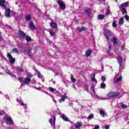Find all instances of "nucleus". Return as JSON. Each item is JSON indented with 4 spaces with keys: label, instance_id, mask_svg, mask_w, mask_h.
Segmentation results:
<instances>
[{
    "label": "nucleus",
    "instance_id": "43",
    "mask_svg": "<svg viewBox=\"0 0 129 129\" xmlns=\"http://www.w3.org/2000/svg\"><path fill=\"white\" fill-rule=\"evenodd\" d=\"M116 26H117V24H116V22L115 21H114L112 23V26L114 27V28H116Z\"/></svg>",
    "mask_w": 129,
    "mask_h": 129
},
{
    "label": "nucleus",
    "instance_id": "35",
    "mask_svg": "<svg viewBox=\"0 0 129 129\" xmlns=\"http://www.w3.org/2000/svg\"><path fill=\"white\" fill-rule=\"evenodd\" d=\"M17 70L18 72H23V71H24V69L21 67H18Z\"/></svg>",
    "mask_w": 129,
    "mask_h": 129
},
{
    "label": "nucleus",
    "instance_id": "28",
    "mask_svg": "<svg viewBox=\"0 0 129 129\" xmlns=\"http://www.w3.org/2000/svg\"><path fill=\"white\" fill-rule=\"evenodd\" d=\"M77 30H78V31H79V32H83V31H84V30H85V28L83 27H78Z\"/></svg>",
    "mask_w": 129,
    "mask_h": 129
},
{
    "label": "nucleus",
    "instance_id": "54",
    "mask_svg": "<svg viewBox=\"0 0 129 129\" xmlns=\"http://www.w3.org/2000/svg\"><path fill=\"white\" fill-rule=\"evenodd\" d=\"M99 126L98 125H96L94 128V129H99Z\"/></svg>",
    "mask_w": 129,
    "mask_h": 129
},
{
    "label": "nucleus",
    "instance_id": "6",
    "mask_svg": "<svg viewBox=\"0 0 129 129\" xmlns=\"http://www.w3.org/2000/svg\"><path fill=\"white\" fill-rule=\"evenodd\" d=\"M57 2L59 5L60 9L63 11L65 10V9H66V5L64 4L63 0H57Z\"/></svg>",
    "mask_w": 129,
    "mask_h": 129
},
{
    "label": "nucleus",
    "instance_id": "15",
    "mask_svg": "<svg viewBox=\"0 0 129 129\" xmlns=\"http://www.w3.org/2000/svg\"><path fill=\"white\" fill-rule=\"evenodd\" d=\"M60 116L61 118L64 120V121H69V119H68V117H67V116L65 115V114L61 113Z\"/></svg>",
    "mask_w": 129,
    "mask_h": 129
},
{
    "label": "nucleus",
    "instance_id": "55",
    "mask_svg": "<svg viewBox=\"0 0 129 129\" xmlns=\"http://www.w3.org/2000/svg\"><path fill=\"white\" fill-rule=\"evenodd\" d=\"M5 97H6L7 99H10V97L8 95H5Z\"/></svg>",
    "mask_w": 129,
    "mask_h": 129
},
{
    "label": "nucleus",
    "instance_id": "8",
    "mask_svg": "<svg viewBox=\"0 0 129 129\" xmlns=\"http://www.w3.org/2000/svg\"><path fill=\"white\" fill-rule=\"evenodd\" d=\"M60 99L58 100V102L60 103H62V102H64L65 101V99H67V96L66 95V93H64V95H61L60 96Z\"/></svg>",
    "mask_w": 129,
    "mask_h": 129
},
{
    "label": "nucleus",
    "instance_id": "41",
    "mask_svg": "<svg viewBox=\"0 0 129 129\" xmlns=\"http://www.w3.org/2000/svg\"><path fill=\"white\" fill-rule=\"evenodd\" d=\"M33 77V75L31 74H27V76L26 77L27 78H29V79H31Z\"/></svg>",
    "mask_w": 129,
    "mask_h": 129
},
{
    "label": "nucleus",
    "instance_id": "33",
    "mask_svg": "<svg viewBox=\"0 0 129 129\" xmlns=\"http://www.w3.org/2000/svg\"><path fill=\"white\" fill-rule=\"evenodd\" d=\"M49 33L50 36H56V33L54 32V31L52 30L49 31Z\"/></svg>",
    "mask_w": 129,
    "mask_h": 129
},
{
    "label": "nucleus",
    "instance_id": "30",
    "mask_svg": "<svg viewBox=\"0 0 129 129\" xmlns=\"http://www.w3.org/2000/svg\"><path fill=\"white\" fill-rule=\"evenodd\" d=\"M85 12L86 14H87V15H90L91 13V10L89 9H86L85 10Z\"/></svg>",
    "mask_w": 129,
    "mask_h": 129
},
{
    "label": "nucleus",
    "instance_id": "57",
    "mask_svg": "<svg viewBox=\"0 0 129 129\" xmlns=\"http://www.w3.org/2000/svg\"><path fill=\"white\" fill-rule=\"evenodd\" d=\"M92 88H93V91L94 93L95 94V91L94 87H93Z\"/></svg>",
    "mask_w": 129,
    "mask_h": 129
},
{
    "label": "nucleus",
    "instance_id": "18",
    "mask_svg": "<svg viewBox=\"0 0 129 129\" xmlns=\"http://www.w3.org/2000/svg\"><path fill=\"white\" fill-rule=\"evenodd\" d=\"M111 43L109 42V45L108 46V48L107 49V54H110V51H111Z\"/></svg>",
    "mask_w": 129,
    "mask_h": 129
},
{
    "label": "nucleus",
    "instance_id": "20",
    "mask_svg": "<svg viewBox=\"0 0 129 129\" xmlns=\"http://www.w3.org/2000/svg\"><path fill=\"white\" fill-rule=\"evenodd\" d=\"M29 27L31 28L32 30H35L36 27H35V25H34V22H31L29 24Z\"/></svg>",
    "mask_w": 129,
    "mask_h": 129
},
{
    "label": "nucleus",
    "instance_id": "63",
    "mask_svg": "<svg viewBox=\"0 0 129 129\" xmlns=\"http://www.w3.org/2000/svg\"><path fill=\"white\" fill-rule=\"evenodd\" d=\"M73 86H74V87H75V86L74 85H73Z\"/></svg>",
    "mask_w": 129,
    "mask_h": 129
},
{
    "label": "nucleus",
    "instance_id": "38",
    "mask_svg": "<svg viewBox=\"0 0 129 129\" xmlns=\"http://www.w3.org/2000/svg\"><path fill=\"white\" fill-rule=\"evenodd\" d=\"M120 9L122 13V15H124V14L126 13V10H125V9L120 8Z\"/></svg>",
    "mask_w": 129,
    "mask_h": 129
},
{
    "label": "nucleus",
    "instance_id": "45",
    "mask_svg": "<svg viewBox=\"0 0 129 129\" xmlns=\"http://www.w3.org/2000/svg\"><path fill=\"white\" fill-rule=\"evenodd\" d=\"M124 18H125V19L126 20V21H128L129 20V16L128 15H125L124 16Z\"/></svg>",
    "mask_w": 129,
    "mask_h": 129
},
{
    "label": "nucleus",
    "instance_id": "13",
    "mask_svg": "<svg viewBox=\"0 0 129 129\" xmlns=\"http://www.w3.org/2000/svg\"><path fill=\"white\" fill-rule=\"evenodd\" d=\"M19 36L22 39L25 38L26 37V33H24L23 31L20 30L18 33Z\"/></svg>",
    "mask_w": 129,
    "mask_h": 129
},
{
    "label": "nucleus",
    "instance_id": "51",
    "mask_svg": "<svg viewBox=\"0 0 129 129\" xmlns=\"http://www.w3.org/2000/svg\"><path fill=\"white\" fill-rule=\"evenodd\" d=\"M44 93H45V94H47V95H49V96H52V95H51V94H49L48 93H47V92L46 91H44Z\"/></svg>",
    "mask_w": 129,
    "mask_h": 129
},
{
    "label": "nucleus",
    "instance_id": "42",
    "mask_svg": "<svg viewBox=\"0 0 129 129\" xmlns=\"http://www.w3.org/2000/svg\"><path fill=\"white\" fill-rule=\"evenodd\" d=\"M37 76L38 78H43V76L41 75V73L40 72L37 73Z\"/></svg>",
    "mask_w": 129,
    "mask_h": 129
},
{
    "label": "nucleus",
    "instance_id": "37",
    "mask_svg": "<svg viewBox=\"0 0 129 129\" xmlns=\"http://www.w3.org/2000/svg\"><path fill=\"white\" fill-rule=\"evenodd\" d=\"M49 91H50V92H54V91H56V89H54L50 87L49 88Z\"/></svg>",
    "mask_w": 129,
    "mask_h": 129
},
{
    "label": "nucleus",
    "instance_id": "5",
    "mask_svg": "<svg viewBox=\"0 0 129 129\" xmlns=\"http://www.w3.org/2000/svg\"><path fill=\"white\" fill-rule=\"evenodd\" d=\"M104 34L107 40H109L110 39V36H111V33L110 31L106 29L104 30Z\"/></svg>",
    "mask_w": 129,
    "mask_h": 129
},
{
    "label": "nucleus",
    "instance_id": "27",
    "mask_svg": "<svg viewBox=\"0 0 129 129\" xmlns=\"http://www.w3.org/2000/svg\"><path fill=\"white\" fill-rule=\"evenodd\" d=\"M6 73L7 74H9V75H10L11 76H14V74H13L11 72V71L9 70L8 69H6Z\"/></svg>",
    "mask_w": 129,
    "mask_h": 129
},
{
    "label": "nucleus",
    "instance_id": "31",
    "mask_svg": "<svg viewBox=\"0 0 129 129\" xmlns=\"http://www.w3.org/2000/svg\"><path fill=\"white\" fill-rule=\"evenodd\" d=\"M98 18L99 20H103L104 19V15L100 14L98 15Z\"/></svg>",
    "mask_w": 129,
    "mask_h": 129
},
{
    "label": "nucleus",
    "instance_id": "47",
    "mask_svg": "<svg viewBox=\"0 0 129 129\" xmlns=\"http://www.w3.org/2000/svg\"><path fill=\"white\" fill-rule=\"evenodd\" d=\"M101 80H102L103 82L105 81V77L102 76L101 77Z\"/></svg>",
    "mask_w": 129,
    "mask_h": 129
},
{
    "label": "nucleus",
    "instance_id": "62",
    "mask_svg": "<svg viewBox=\"0 0 129 129\" xmlns=\"http://www.w3.org/2000/svg\"><path fill=\"white\" fill-rule=\"evenodd\" d=\"M3 113H0V115H2Z\"/></svg>",
    "mask_w": 129,
    "mask_h": 129
},
{
    "label": "nucleus",
    "instance_id": "56",
    "mask_svg": "<svg viewBox=\"0 0 129 129\" xmlns=\"http://www.w3.org/2000/svg\"><path fill=\"white\" fill-rule=\"evenodd\" d=\"M100 99H101V100H106V98H100Z\"/></svg>",
    "mask_w": 129,
    "mask_h": 129
},
{
    "label": "nucleus",
    "instance_id": "24",
    "mask_svg": "<svg viewBox=\"0 0 129 129\" xmlns=\"http://www.w3.org/2000/svg\"><path fill=\"white\" fill-rule=\"evenodd\" d=\"M111 42H112L113 44H117V39L116 38L114 37L113 38L111 39Z\"/></svg>",
    "mask_w": 129,
    "mask_h": 129
},
{
    "label": "nucleus",
    "instance_id": "49",
    "mask_svg": "<svg viewBox=\"0 0 129 129\" xmlns=\"http://www.w3.org/2000/svg\"><path fill=\"white\" fill-rule=\"evenodd\" d=\"M51 97L52 98V100L54 102V103H56V100H55V99L54 98V97H53V96H51Z\"/></svg>",
    "mask_w": 129,
    "mask_h": 129
},
{
    "label": "nucleus",
    "instance_id": "39",
    "mask_svg": "<svg viewBox=\"0 0 129 129\" xmlns=\"http://www.w3.org/2000/svg\"><path fill=\"white\" fill-rule=\"evenodd\" d=\"M71 81L73 82V83L75 82L76 81V80L73 77V75H71Z\"/></svg>",
    "mask_w": 129,
    "mask_h": 129
},
{
    "label": "nucleus",
    "instance_id": "12",
    "mask_svg": "<svg viewBox=\"0 0 129 129\" xmlns=\"http://www.w3.org/2000/svg\"><path fill=\"white\" fill-rule=\"evenodd\" d=\"M50 26L51 28H52L53 29H56L57 27V23L54 22L53 20H52L51 22L50 23Z\"/></svg>",
    "mask_w": 129,
    "mask_h": 129
},
{
    "label": "nucleus",
    "instance_id": "48",
    "mask_svg": "<svg viewBox=\"0 0 129 129\" xmlns=\"http://www.w3.org/2000/svg\"><path fill=\"white\" fill-rule=\"evenodd\" d=\"M115 52L116 54H119V51H118V49L116 48L115 50Z\"/></svg>",
    "mask_w": 129,
    "mask_h": 129
},
{
    "label": "nucleus",
    "instance_id": "22",
    "mask_svg": "<svg viewBox=\"0 0 129 129\" xmlns=\"http://www.w3.org/2000/svg\"><path fill=\"white\" fill-rule=\"evenodd\" d=\"M31 48H25L24 49V52L25 53H27L29 55V56H31V54L30 53H31Z\"/></svg>",
    "mask_w": 129,
    "mask_h": 129
},
{
    "label": "nucleus",
    "instance_id": "11",
    "mask_svg": "<svg viewBox=\"0 0 129 129\" xmlns=\"http://www.w3.org/2000/svg\"><path fill=\"white\" fill-rule=\"evenodd\" d=\"M118 63L120 69H122V57L120 55L117 58Z\"/></svg>",
    "mask_w": 129,
    "mask_h": 129
},
{
    "label": "nucleus",
    "instance_id": "7",
    "mask_svg": "<svg viewBox=\"0 0 129 129\" xmlns=\"http://www.w3.org/2000/svg\"><path fill=\"white\" fill-rule=\"evenodd\" d=\"M6 123H7V124H9L10 125H11L12 124H14V121L13 120V119H12V117H6Z\"/></svg>",
    "mask_w": 129,
    "mask_h": 129
},
{
    "label": "nucleus",
    "instance_id": "21",
    "mask_svg": "<svg viewBox=\"0 0 129 129\" xmlns=\"http://www.w3.org/2000/svg\"><path fill=\"white\" fill-rule=\"evenodd\" d=\"M82 125V123L81 122H77L75 124V128H79Z\"/></svg>",
    "mask_w": 129,
    "mask_h": 129
},
{
    "label": "nucleus",
    "instance_id": "34",
    "mask_svg": "<svg viewBox=\"0 0 129 129\" xmlns=\"http://www.w3.org/2000/svg\"><path fill=\"white\" fill-rule=\"evenodd\" d=\"M123 18H121L120 19H119V24L120 25H122L123 24Z\"/></svg>",
    "mask_w": 129,
    "mask_h": 129
},
{
    "label": "nucleus",
    "instance_id": "29",
    "mask_svg": "<svg viewBox=\"0 0 129 129\" xmlns=\"http://www.w3.org/2000/svg\"><path fill=\"white\" fill-rule=\"evenodd\" d=\"M106 85L104 83H102L100 85V87L102 89H105Z\"/></svg>",
    "mask_w": 129,
    "mask_h": 129
},
{
    "label": "nucleus",
    "instance_id": "26",
    "mask_svg": "<svg viewBox=\"0 0 129 129\" xmlns=\"http://www.w3.org/2000/svg\"><path fill=\"white\" fill-rule=\"evenodd\" d=\"M99 112H100V115H101V116H102L103 117H104L105 115V112H104L102 110H100Z\"/></svg>",
    "mask_w": 129,
    "mask_h": 129
},
{
    "label": "nucleus",
    "instance_id": "36",
    "mask_svg": "<svg viewBox=\"0 0 129 129\" xmlns=\"http://www.w3.org/2000/svg\"><path fill=\"white\" fill-rule=\"evenodd\" d=\"M12 52L18 53H19V50H18V49H17V48H13L12 49Z\"/></svg>",
    "mask_w": 129,
    "mask_h": 129
},
{
    "label": "nucleus",
    "instance_id": "17",
    "mask_svg": "<svg viewBox=\"0 0 129 129\" xmlns=\"http://www.w3.org/2000/svg\"><path fill=\"white\" fill-rule=\"evenodd\" d=\"M5 3H6L5 0H1L0 1V6L2 7L3 8H4V9H6L7 8V6L5 5Z\"/></svg>",
    "mask_w": 129,
    "mask_h": 129
},
{
    "label": "nucleus",
    "instance_id": "52",
    "mask_svg": "<svg viewBox=\"0 0 129 129\" xmlns=\"http://www.w3.org/2000/svg\"><path fill=\"white\" fill-rule=\"evenodd\" d=\"M121 50H124L125 48H124V45H123L121 46Z\"/></svg>",
    "mask_w": 129,
    "mask_h": 129
},
{
    "label": "nucleus",
    "instance_id": "25",
    "mask_svg": "<svg viewBox=\"0 0 129 129\" xmlns=\"http://www.w3.org/2000/svg\"><path fill=\"white\" fill-rule=\"evenodd\" d=\"M91 80L93 82H96V83L97 82V81H96V79H95V74H94L93 76L91 77Z\"/></svg>",
    "mask_w": 129,
    "mask_h": 129
},
{
    "label": "nucleus",
    "instance_id": "3",
    "mask_svg": "<svg viewBox=\"0 0 129 129\" xmlns=\"http://www.w3.org/2000/svg\"><path fill=\"white\" fill-rule=\"evenodd\" d=\"M119 95V92H114L112 91L109 92L107 94V96L109 98H112V97H115V96H118Z\"/></svg>",
    "mask_w": 129,
    "mask_h": 129
},
{
    "label": "nucleus",
    "instance_id": "16",
    "mask_svg": "<svg viewBox=\"0 0 129 129\" xmlns=\"http://www.w3.org/2000/svg\"><path fill=\"white\" fill-rule=\"evenodd\" d=\"M17 102H19V103H20V105L22 106H25V107L27 106V104L24 103L23 101H22V99L17 98Z\"/></svg>",
    "mask_w": 129,
    "mask_h": 129
},
{
    "label": "nucleus",
    "instance_id": "44",
    "mask_svg": "<svg viewBox=\"0 0 129 129\" xmlns=\"http://www.w3.org/2000/svg\"><path fill=\"white\" fill-rule=\"evenodd\" d=\"M121 107H122V108H126V107H127V106H126V105H125L124 104H122L121 105Z\"/></svg>",
    "mask_w": 129,
    "mask_h": 129
},
{
    "label": "nucleus",
    "instance_id": "1",
    "mask_svg": "<svg viewBox=\"0 0 129 129\" xmlns=\"http://www.w3.org/2000/svg\"><path fill=\"white\" fill-rule=\"evenodd\" d=\"M18 80H19L20 82L21 83V87L22 86H25V85H29L30 83H31V79L28 78H24L23 77L19 78Z\"/></svg>",
    "mask_w": 129,
    "mask_h": 129
},
{
    "label": "nucleus",
    "instance_id": "53",
    "mask_svg": "<svg viewBox=\"0 0 129 129\" xmlns=\"http://www.w3.org/2000/svg\"><path fill=\"white\" fill-rule=\"evenodd\" d=\"M105 129H109V126L108 125H107L105 126Z\"/></svg>",
    "mask_w": 129,
    "mask_h": 129
},
{
    "label": "nucleus",
    "instance_id": "23",
    "mask_svg": "<svg viewBox=\"0 0 129 129\" xmlns=\"http://www.w3.org/2000/svg\"><path fill=\"white\" fill-rule=\"evenodd\" d=\"M24 38H25V40L27 41V42H31L32 40V38L28 35H25Z\"/></svg>",
    "mask_w": 129,
    "mask_h": 129
},
{
    "label": "nucleus",
    "instance_id": "32",
    "mask_svg": "<svg viewBox=\"0 0 129 129\" xmlns=\"http://www.w3.org/2000/svg\"><path fill=\"white\" fill-rule=\"evenodd\" d=\"M25 20H26V21H30V20H31V15H30V14H29V15L26 16Z\"/></svg>",
    "mask_w": 129,
    "mask_h": 129
},
{
    "label": "nucleus",
    "instance_id": "58",
    "mask_svg": "<svg viewBox=\"0 0 129 129\" xmlns=\"http://www.w3.org/2000/svg\"><path fill=\"white\" fill-rule=\"evenodd\" d=\"M103 68H104L103 65H102V71H103Z\"/></svg>",
    "mask_w": 129,
    "mask_h": 129
},
{
    "label": "nucleus",
    "instance_id": "40",
    "mask_svg": "<svg viewBox=\"0 0 129 129\" xmlns=\"http://www.w3.org/2000/svg\"><path fill=\"white\" fill-rule=\"evenodd\" d=\"M93 117H94V115L92 114H91L89 115L88 118H89V119H92V118H93Z\"/></svg>",
    "mask_w": 129,
    "mask_h": 129
},
{
    "label": "nucleus",
    "instance_id": "4",
    "mask_svg": "<svg viewBox=\"0 0 129 129\" xmlns=\"http://www.w3.org/2000/svg\"><path fill=\"white\" fill-rule=\"evenodd\" d=\"M49 122L51 124L53 128H55V122H56V116L51 115V118L49 119Z\"/></svg>",
    "mask_w": 129,
    "mask_h": 129
},
{
    "label": "nucleus",
    "instance_id": "60",
    "mask_svg": "<svg viewBox=\"0 0 129 129\" xmlns=\"http://www.w3.org/2000/svg\"><path fill=\"white\" fill-rule=\"evenodd\" d=\"M0 40H2V36H0Z\"/></svg>",
    "mask_w": 129,
    "mask_h": 129
},
{
    "label": "nucleus",
    "instance_id": "64",
    "mask_svg": "<svg viewBox=\"0 0 129 129\" xmlns=\"http://www.w3.org/2000/svg\"><path fill=\"white\" fill-rule=\"evenodd\" d=\"M1 94H2V92H0Z\"/></svg>",
    "mask_w": 129,
    "mask_h": 129
},
{
    "label": "nucleus",
    "instance_id": "50",
    "mask_svg": "<svg viewBox=\"0 0 129 129\" xmlns=\"http://www.w3.org/2000/svg\"><path fill=\"white\" fill-rule=\"evenodd\" d=\"M33 88H35V89H37V90H40L41 89V87L37 88L36 87H33Z\"/></svg>",
    "mask_w": 129,
    "mask_h": 129
},
{
    "label": "nucleus",
    "instance_id": "9",
    "mask_svg": "<svg viewBox=\"0 0 129 129\" xmlns=\"http://www.w3.org/2000/svg\"><path fill=\"white\" fill-rule=\"evenodd\" d=\"M7 56L11 64H14L16 62V58H13V56L11 54L8 53Z\"/></svg>",
    "mask_w": 129,
    "mask_h": 129
},
{
    "label": "nucleus",
    "instance_id": "59",
    "mask_svg": "<svg viewBox=\"0 0 129 129\" xmlns=\"http://www.w3.org/2000/svg\"><path fill=\"white\" fill-rule=\"evenodd\" d=\"M87 92H89V91L88 90V87H87Z\"/></svg>",
    "mask_w": 129,
    "mask_h": 129
},
{
    "label": "nucleus",
    "instance_id": "46",
    "mask_svg": "<svg viewBox=\"0 0 129 129\" xmlns=\"http://www.w3.org/2000/svg\"><path fill=\"white\" fill-rule=\"evenodd\" d=\"M106 14L107 16H108V15H110V10L108 9Z\"/></svg>",
    "mask_w": 129,
    "mask_h": 129
},
{
    "label": "nucleus",
    "instance_id": "2",
    "mask_svg": "<svg viewBox=\"0 0 129 129\" xmlns=\"http://www.w3.org/2000/svg\"><path fill=\"white\" fill-rule=\"evenodd\" d=\"M121 80H122L121 74L120 73H118L117 74H116L113 79L114 83L117 84V83H119Z\"/></svg>",
    "mask_w": 129,
    "mask_h": 129
},
{
    "label": "nucleus",
    "instance_id": "14",
    "mask_svg": "<svg viewBox=\"0 0 129 129\" xmlns=\"http://www.w3.org/2000/svg\"><path fill=\"white\" fill-rule=\"evenodd\" d=\"M128 6V2H125L119 6V9H125Z\"/></svg>",
    "mask_w": 129,
    "mask_h": 129
},
{
    "label": "nucleus",
    "instance_id": "19",
    "mask_svg": "<svg viewBox=\"0 0 129 129\" xmlns=\"http://www.w3.org/2000/svg\"><path fill=\"white\" fill-rule=\"evenodd\" d=\"M92 53V51H91L90 49H89L86 51L85 56L86 57H89L90 55H91Z\"/></svg>",
    "mask_w": 129,
    "mask_h": 129
},
{
    "label": "nucleus",
    "instance_id": "10",
    "mask_svg": "<svg viewBox=\"0 0 129 129\" xmlns=\"http://www.w3.org/2000/svg\"><path fill=\"white\" fill-rule=\"evenodd\" d=\"M11 12L12 10L10 9V8L5 9V16L6 17V18H10V17H11Z\"/></svg>",
    "mask_w": 129,
    "mask_h": 129
},
{
    "label": "nucleus",
    "instance_id": "61",
    "mask_svg": "<svg viewBox=\"0 0 129 129\" xmlns=\"http://www.w3.org/2000/svg\"><path fill=\"white\" fill-rule=\"evenodd\" d=\"M53 83H54V84H55V83H56L55 82H53Z\"/></svg>",
    "mask_w": 129,
    "mask_h": 129
}]
</instances>
